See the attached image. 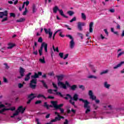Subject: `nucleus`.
<instances>
[{"label": "nucleus", "instance_id": "obj_12", "mask_svg": "<svg viewBox=\"0 0 124 124\" xmlns=\"http://www.w3.org/2000/svg\"><path fill=\"white\" fill-rule=\"evenodd\" d=\"M88 94L90 96V98L92 100H95L96 97L93 95V91L92 90H90L88 93Z\"/></svg>", "mask_w": 124, "mask_h": 124}, {"label": "nucleus", "instance_id": "obj_19", "mask_svg": "<svg viewBox=\"0 0 124 124\" xmlns=\"http://www.w3.org/2000/svg\"><path fill=\"white\" fill-rule=\"evenodd\" d=\"M104 86L106 89H110V87L111 86V85L108 84V82L105 81L104 83Z\"/></svg>", "mask_w": 124, "mask_h": 124}, {"label": "nucleus", "instance_id": "obj_30", "mask_svg": "<svg viewBox=\"0 0 124 124\" xmlns=\"http://www.w3.org/2000/svg\"><path fill=\"white\" fill-rule=\"evenodd\" d=\"M81 18L82 19H83V20H86L87 19V16H86V15H85V14L82 13H81Z\"/></svg>", "mask_w": 124, "mask_h": 124}, {"label": "nucleus", "instance_id": "obj_37", "mask_svg": "<svg viewBox=\"0 0 124 124\" xmlns=\"http://www.w3.org/2000/svg\"><path fill=\"white\" fill-rule=\"evenodd\" d=\"M44 107H46V109H49V105L47 104V102H45L44 104Z\"/></svg>", "mask_w": 124, "mask_h": 124}, {"label": "nucleus", "instance_id": "obj_57", "mask_svg": "<svg viewBox=\"0 0 124 124\" xmlns=\"http://www.w3.org/2000/svg\"><path fill=\"white\" fill-rule=\"evenodd\" d=\"M5 21H7V17H5L2 20V22H4Z\"/></svg>", "mask_w": 124, "mask_h": 124}, {"label": "nucleus", "instance_id": "obj_15", "mask_svg": "<svg viewBox=\"0 0 124 124\" xmlns=\"http://www.w3.org/2000/svg\"><path fill=\"white\" fill-rule=\"evenodd\" d=\"M8 15V13H7V11H5L4 12H0V18H3L4 16H7Z\"/></svg>", "mask_w": 124, "mask_h": 124}, {"label": "nucleus", "instance_id": "obj_33", "mask_svg": "<svg viewBox=\"0 0 124 124\" xmlns=\"http://www.w3.org/2000/svg\"><path fill=\"white\" fill-rule=\"evenodd\" d=\"M77 88V86L74 85L71 87V89H72V91H75Z\"/></svg>", "mask_w": 124, "mask_h": 124}, {"label": "nucleus", "instance_id": "obj_16", "mask_svg": "<svg viewBox=\"0 0 124 124\" xmlns=\"http://www.w3.org/2000/svg\"><path fill=\"white\" fill-rule=\"evenodd\" d=\"M124 63V61H122L120 62L119 63H118L116 66L113 67L114 69H117V68H119V67H121L122 66V65Z\"/></svg>", "mask_w": 124, "mask_h": 124}, {"label": "nucleus", "instance_id": "obj_36", "mask_svg": "<svg viewBox=\"0 0 124 124\" xmlns=\"http://www.w3.org/2000/svg\"><path fill=\"white\" fill-rule=\"evenodd\" d=\"M108 73V70H106L103 71V72H101L100 73V75H103V74H106V73Z\"/></svg>", "mask_w": 124, "mask_h": 124}, {"label": "nucleus", "instance_id": "obj_25", "mask_svg": "<svg viewBox=\"0 0 124 124\" xmlns=\"http://www.w3.org/2000/svg\"><path fill=\"white\" fill-rule=\"evenodd\" d=\"M60 9H59V7L58 6H56L54 8H53V12L54 13H57L58 11H59Z\"/></svg>", "mask_w": 124, "mask_h": 124}, {"label": "nucleus", "instance_id": "obj_31", "mask_svg": "<svg viewBox=\"0 0 124 124\" xmlns=\"http://www.w3.org/2000/svg\"><path fill=\"white\" fill-rule=\"evenodd\" d=\"M36 6L35 5H33L32 7V12L33 13H35L36 12Z\"/></svg>", "mask_w": 124, "mask_h": 124}, {"label": "nucleus", "instance_id": "obj_13", "mask_svg": "<svg viewBox=\"0 0 124 124\" xmlns=\"http://www.w3.org/2000/svg\"><path fill=\"white\" fill-rule=\"evenodd\" d=\"M86 26V23L85 22H79L78 23V28L79 31H82V27Z\"/></svg>", "mask_w": 124, "mask_h": 124}, {"label": "nucleus", "instance_id": "obj_23", "mask_svg": "<svg viewBox=\"0 0 124 124\" xmlns=\"http://www.w3.org/2000/svg\"><path fill=\"white\" fill-rule=\"evenodd\" d=\"M14 46H15V44L10 43L8 44V46L7 48L8 49H12Z\"/></svg>", "mask_w": 124, "mask_h": 124}, {"label": "nucleus", "instance_id": "obj_55", "mask_svg": "<svg viewBox=\"0 0 124 124\" xmlns=\"http://www.w3.org/2000/svg\"><path fill=\"white\" fill-rule=\"evenodd\" d=\"M104 31L106 33V34H107V36H108V31H107V29H104Z\"/></svg>", "mask_w": 124, "mask_h": 124}, {"label": "nucleus", "instance_id": "obj_54", "mask_svg": "<svg viewBox=\"0 0 124 124\" xmlns=\"http://www.w3.org/2000/svg\"><path fill=\"white\" fill-rule=\"evenodd\" d=\"M67 58H68V54H66L65 55V56L63 58V59L65 60V59H67Z\"/></svg>", "mask_w": 124, "mask_h": 124}, {"label": "nucleus", "instance_id": "obj_28", "mask_svg": "<svg viewBox=\"0 0 124 124\" xmlns=\"http://www.w3.org/2000/svg\"><path fill=\"white\" fill-rule=\"evenodd\" d=\"M39 62H42V63H45V58L44 57V56L43 57V59L41 58L39 59Z\"/></svg>", "mask_w": 124, "mask_h": 124}, {"label": "nucleus", "instance_id": "obj_5", "mask_svg": "<svg viewBox=\"0 0 124 124\" xmlns=\"http://www.w3.org/2000/svg\"><path fill=\"white\" fill-rule=\"evenodd\" d=\"M51 103L52 104L53 107L56 109V110H58V109H60L61 113L62 114H63L64 112V110L63 108H62V107L63 106V104H61L59 105L57 104V102L51 101Z\"/></svg>", "mask_w": 124, "mask_h": 124}, {"label": "nucleus", "instance_id": "obj_52", "mask_svg": "<svg viewBox=\"0 0 124 124\" xmlns=\"http://www.w3.org/2000/svg\"><path fill=\"white\" fill-rule=\"evenodd\" d=\"M48 75L49 76H54V72H51L49 73Z\"/></svg>", "mask_w": 124, "mask_h": 124}, {"label": "nucleus", "instance_id": "obj_42", "mask_svg": "<svg viewBox=\"0 0 124 124\" xmlns=\"http://www.w3.org/2000/svg\"><path fill=\"white\" fill-rule=\"evenodd\" d=\"M28 13V10L27 8H25V11L23 12V15L25 16L27 15V13Z\"/></svg>", "mask_w": 124, "mask_h": 124}, {"label": "nucleus", "instance_id": "obj_18", "mask_svg": "<svg viewBox=\"0 0 124 124\" xmlns=\"http://www.w3.org/2000/svg\"><path fill=\"white\" fill-rule=\"evenodd\" d=\"M74 46H75L74 40H71L70 42V48H71V49H73V48H74Z\"/></svg>", "mask_w": 124, "mask_h": 124}, {"label": "nucleus", "instance_id": "obj_4", "mask_svg": "<svg viewBox=\"0 0 124 124\" xmlns=\"http://www.w3.org/2000/svg\"><path fill=\"white\" fill-rule=\"evenodd\" d=\"M52 85L53 86V88H54V89H56V90L49 89L47 91L48 93H55L56 94L60 95V96H62V97L63 96L62 95V93L58 92V86H57V84L53 82Z\"/></svg>", "mask_w": 124, "mask_h": 124}, {"label": "nucleus", "instance_id": "obj_61", "mask_svg": "<svg viewBox=\"0 0 124 124\" xmlns=\"http://www.w3.org/2000/svg\"><path fill=\"white\" fill-rule=\"evenodd\" d=\"M3 81L4 83H7V79L4 77H3Z\"/></svg>", "mask_w": 124, "mask_h": 124}, {"label": "nucleus", "instance_id": "obj_53", "mask_svg": "<svg viewBox=\"0 0 124 124\" xmlns=\"http://www.w3.org/2000/svg\"><path fill=\"white\" fill-rule=\"evenodd\" d=\"M24 3H25V4H26L27 6H28V5L30 4V1H29L28 0L26 1V2H24Z\"/></svg>", "mask_w": 124, "mask_h": 124}, {"label": "nucleus", "instance_id": "obj_60", "mask_svg": "<svg viewBox=\"0 0 124 124\" xmlns=\"http://www.w3.org/2000/svg\"><path fill=\"white\" fill-rule=\"evenodd\" d=\"M93 27H89V31L90 32H93Z\"/></svg>", "mask_w": 124, "mask_h": 124}, {"label": "nucleus", "instance_id": "obj_21", "mask_svg": "<svg viewBox=\"0 0 124 124\" xmlns=\"http://www.w3.org/2000/svg\"><path fill=\"white\" fill-rule=\"evenodd\" d=\"M48 38H50V39L52 38V36L53 35V32L52 31V30H51V29H48Z\"/></svg>", "mask_w": 124, "mask_h": 124}, {"label": "nucleus", "instance_id": "obj_58", "mask_svg": "<svg viewBox=\"0 0 124 124\" xmlns=\"http://www.w3.org/2000/svg\"><path fill=\"white\" fill-rule=\"evenodd\" d=\"M110 12H111V13H114V12H115V9H111L110 10H109Z\"/></svg>", "mask_w": 124, "mask_h": 124}, {"label": "nucleus", "instance_id": "obj_27", "mask_svg": "<svg viewBox=\"0 0 124 124\" xmlns=\"http://www.w3.org/2000/svg\"><path fill=\"white\" fill-rule=\"evenodd\" d=\"M25 20H26V19H25L24 18H20L19 19L16 20V22L17 23H20L22 22H24Z\"/></svg>", "mask_w": 124, "mask_h": 124}, {"label": "nucleus", "instance_id": "obj_24", "mask_svg": "<svg viewBox=\"0 0 124 124\" xmlns=\"http://www.w3.org/2000/svg\"><path fill=\"white\" fill-rule=\"evenodd\" d=\"M36 97H37V98H40V97H43V98H44L45 99H47V98H46V97H45V96H44L43 94H39L37 96H36Z\"/></svg>", "mask_w": 124, "mask_h": 124}, {"label": "nucleus", "instance_id": "obj_10", "mask_svg": "<svg viewBox=\"0 0 124 124\" xmlns=\"http://www.w3.org/2000/svg\"><path fill=\"white\" fill-rule=\"evenodd\" d=\"M15 109L16 108L15 107H12V108H4L1 110H0V114H3V115H5V113H3V112H5V111H8L9 110H11V111H14Z\"/></svg>", "mask_w": 124, "mask_h": 124}, {"label": "nucleus", "instance_id": "obj_44", "mask_svg": "<svg viewBox=\"0 0 124 124\" xmlns=\"http://www.w3.org/2000/svg\"><path fill=\"white\" fill-rule=\"evenodd\" d=\"M62 31L61 30H57L54 34H53V36L54 37L56 36V34H57V33H58V32H59V31Z\"/></svg>", "mask_w": 124, "mask_h": 124}, {"label": "nucleus", "instance_id": "obj_38", "mask_svg": "<svg viewBox=\"0 0 124 124\" xmlns=\"http://www.w3.org/2000/svg\"><path fill=\"white\" fill-rule=\"evenodd\" d=\"M43 42V39H42V37H39V39H38V42L39 43H42Z\"/></svg>", "mask_w": 124, "mask_h": 124}, {"label": "nucleus", "instance_id": "obj_1", "mask_svg": "<svg viewBox=\"0 0 124 124\" xmlns=\"http://www.w3.org/2000/svg\"><path fill=\"white\" fill-rule=\"evenodd\" d=\"M56 77H57V79L59 81L58 82V86L59 87H61V88H63V89H66V86L67 87H70V85L68 83V82L66 81L65 84L63 83V82H62L60 81H62V79L63 78V75H61L60 76H57Z\"/></svg>", "mask_w": 124, "mask_h": 124}, {"label": "nucleus", "instance_id": "obj_45", "mask_svg": "<svg viewBox=\"0 0 124 124\" xmlns=\"http://www.w3.org/2000/svg\"><path fill=\"white\" fill-rule=\"evenodd\" d=\"M44 31H45V32H46V34H48V33H49V29L48 30V29H47L46 28H45L44 29Z\"/></svg>", "mask_w": 124, "mask_h": 124}, {"label": "nucleus", "instance_id": "obj_6", "mask_svg": "<svg viewBox=\"0 0 124 124\" xmlns=\"http://www.w3.org/2000/svg\"><path fill=\"white\" fill-rule=\"evenodd\" d=\"M25 110H26L25 108H23L22 106H20L16 112L14 113L13 115L11 116V118H15L16 116H18L19 115V113H22V114H23L25 111Z\"/></svg>", "mask_w": 124, "mask_h": 124}, {"label": "nucleus", "instance_id": "obj_48", "mask_svg": "<svg viewBox=\"0 0 124 124\" xmlns=\"http://www.w3.org/2000/svg\"><path fill=\"white\" fill-rule=\"evenodd\" d=\"M93 22H91L89 24V28H93Z\"/></svg>", "mask_w": 124, "mask_h": 124}, {"label": "nucleus", "instance_id": "obj_22", "mask_svg": "<svg viewBox=\"0 0 124 124\" xmlns=\"http://www.w3.org/2000/svg\"><path fill=\"white\" fill-rule=\"evenodd\" d=\"M31 73H29L27 75H26L25 81H29V80H30V78H31Z\"/></svg>", "mask_w": 124, "mask_h": 124}, {"label": "nucleus", "instance_id": "obj_49", "mask_svg": "<svg viewBox=\"0 0 124 124\" xmlns=\"http://www.w3.org/2000/svg\"><path fill=\"white\" fill-rule=\"evenodd\" d=\"M41 102L42 101L41 100H38L35 102V104H40Z\"/></svg>", "mask_w": 124, "mask_h": 124}, {"label": "nucleus", "instance_id": "obj_32", "mask_svg": "<svg viewBox=\"0 0 124 124\" xmlns=\"http://www.w3.org/2000/svg\"><path fill=\"white\" fill-rule=\"evenodd\" d=\"M67 14H68L69 16H72V15L74 14V12H73L72 11H69L67 12Z\"/></svg>", "mask_w": 124, "mask_h": 124}, {"label": "nucleus", "instance_id": "obj_26", "mask_svg": "<svg viewBox=\"0 0 124 124\" xmlns=\"http://www.w3.org/2000/svg\"><path fill=\"white\" fill-rule=\"evenodd\" d=\"M73 100H75V101H77V100H78V94H74V97L73 98Z\"/></svg>", "mask_w": 124, "mask_h": 124}, {"label": "nucleus", "instance_id": "obj_9", "mask_svg": "<svg viewBox=\"0 0 124 124\" xmlns=\"http://www.w3.org/2000/svg\"><path fill=\"white\" fill-rule=\"evenodd\" d=\"M69 98H70L69 102L71 103V104H72V105H74V106H75V102L74 101H73V98L71 96V95H70V94H67L66 95V97H64V99L67 100V99H68Z\"/></svg>", "mask_w": 124, "mask_h": 124}, {"label": "nucleus", "instance_id": "obj_3", "mask_svg": "<svg viewBox=\"0 0 124 124\" xmlns=\"http://www.w3.org/2000/svg\"><path fill=\"white\" fill-rule=\"evenodd\" d=\"M80 101H82V102L84 103V109H86L85 113L88 114L91 112V106L89 105L90 103L87 100H84L83 99H79Z\"/></svg>", "mask_w": 124, "mask_h": 124}, {"label": "nucleus", "instance_id": "obj_41", "mask_svg": "<svg viewBox=\"0 0 124 124\" xmlns=\"http://www.w3.org/2000/svg\"><path fill=\"white\" fill-rule=\"evenodd\" d=\"M78 35H79L81 39H83V34H82L80 32H78Z\"/></svg>", "mask_w": 124, "mask_h": 124}, {"label": "nucleus", "instance_id": "obj_62", "mask_svg": "<svg viewBox=\"0 0 124 124\" xmlns=\"http://www.w3.org/2000/svg\"><path fill=\"white\" fill-rule=\"evenodd\" d=\"M59 35H60V36H61V37H64V35H62V32H60Z\"/></svg>", "mask_w": 124, "mask_h": 124}, {"label": "nucleus", "instance_id": "obj_40", "mask_svg": "<svg viewBox=\"0 0 124 124\" xmlns=\"http://www.w3.org/2000/svg\"><path fill=\"white\" fill-rule=\"evenodd\" d=\"M66 37H68V38H70V39H71V40H73V37H72V36L71 35H66Z\"/></svg>", "mask_w": 124, "mask_h": 124}, {"label": "nucleus", "instance_id": "obj_7", "mask_svg": "<svg viewBox=\"0 0 124 124\" xmlns=\"http://www.w3.org/2000/svg\"><path fill=\"white\" fill-rule=\"evenodd\" d=\"M43 48H44L46 53H47V52H48V45L46 43H42L41 47L39 50V53L40 56L42 55V51H43Z\"/></svg>", "mask_w": 124, "mask_h": 124}, {"label": "nucleus", "instance_id": "obj_29", "mask_svg": "<svg viewBox=\"0 0 124 124\" xmlns=\"http://www.w3.org/2000/svg\"><path fill=\"white\" fill-rule=\"evenodd\" d=\"M41 83H42L44 87L46 88V89H48V86H47V84L45 83L44 80H41Z\"/></svg>", "mask_w": 124, "mask_h": 124}, {"label": "nucleus", "instance_id": "obj_64", "mask_svg": "<svg viewBox=\"0 0 124 124\" xmlns=\"http://www.w3.org/2000/svg\"><path fill=\"white\" fill-rule=\"evenodd\" d=\"M64 124H68V121L67 119H65V122H64Z\"/></svg>", "mask_w": 124, "mask_h": 124}, {"label": "nucleus", "instance_id": "obj_59", "mask_svg": "<svg viewBox=\"0 0 124 124\" xmlns=\"http://www.w3.org/2000/svg\"><path fill=\"white\" fill-rule=\"evenodd\" d=\"M47 98H49L50 99H54V96H52L51 95H49L48 96Z\"/></svg>", "mask_w": 124, "mask_h": 124}, {"label": "nucleus", "instance_id": "obj_35", "mask_svg": "<svg viewBox=\"0 0 124 124\" xmlns=\"http://www.w3.org/2000/svg\"><path fill=\"white\" fill-rule=\"evenodd\" d=\"M52 48L54 52H56H56L59 53V47H57L56 48H55V46H53Z\"/></svg>", "mask_w": 124, "mask_h": 124}, {"label": "nucleus", "instance_id": "obj_46", "mask_svg": "<svg viewBox=\"0 0 124 124\" xmlns=\"http://www.w3.org/2000/svg\"><path fill=\"white\" fill-rule=\"evenodd\" d=\"M74 21H76V17H73L70 21V23H72V22H74Z\"/></svg>", "mask_w": 124, "mask_h": 124}, {"label": "nucleus", "instance_id": "obj_39", "mask_svg": "<svg viewBox=\"0 0 124 124\" xmlns=\"http://www.w3.org/2000/svg\"><path fill=\"white\" fill-rule=\"evenodd\" d=\"M124 51L119 53L117 55V58L121 57V56H122V55H124Z\"/></svg>", "mask_w": 124, "mask_h": 124}, {"label": "nucleus", "instance_id": "obj_56", "mask_svg": "<svg viewBox=\"0 0 124 124\" xmlns=\"http://www.w3.org/2000/svg\"><path fill=\"white\" fill-rule=\"evenodd\" d=\"M23 84H22L21 83H19L18 84V88L19 89H21V88H22V87H23Z\"/></svg>", "mask_w": 124, "mask_h": 124}, {"label": "nucleus", "instance_id": "obj_2", "mask_svg": "<svg viewBox=\"0 0 124 124\" xmlns=\"http://www.w3.org/2000/svg\"><path fill=\"white\" fill-rule=\"evenodd\" d=\"M39 76L36 73H34V75L31 76V78L32 80L30 82V87L31 89H35V87H36V83L37 79L36 78H38Z\"/></svg>", "mask_w": 124, "mask_h": 124}, {"label": "nucleus", "instance_id": "obj_34", "mask_svg": "<svg viewBox=\"0 0 124 124\" xmlns=\"http://www.w3.org/2000/svg\"><path fill=\"white\" fill-rule=\"evenodd\" d=\"M88 78H89V79H92V78L96 79V78H97V77H96L94 76L91 75V76H89L88 77Z\"/></svg>", "mask_w": 124, "mask_h": 124}, {"label": "nucleus", "instance_id": "obj_43", "mask_svg": "<svg viewBox=\"0 0 124 124\" xmlns=\"http://www.w3.org/2000/svg\"><path fill=\"white\" fill-rule=\"evenodd\" d=\"M59 56L60 57V58H61V59H62V58H63V53L62 52L59 53Z\"/></svg>", "mask_w": 124, "mask_h": 124}, {"label": "nucleus", "instance_id": "obj_11", "mask_svg": "<svg viewBox=\"0 0 124 124\" xmlns=\"http://www.w3.org/2000/svg\"><path fill=\"white\" fill-rule=\"evenodd\" d=\"M36 94L31 93L28 96V98H30V99L27 102V104H30L31 100H32L33 98H35V97H36Z\"/></svg>", "mask_w": 124, "mask_h": 124}, {"label": "nucleus", "instance_id": "obj_8", "mask_svg": "<svg viewBox=\"0 0 124 124\" xmlns=\"http://www.w3.org/2000/svg\"><path fill=\"white\" fill-rule=\"evenodd\" d=\"M55 115H57L58 117H56L55 119L51 120L50 123H46V124H52V123L57 122V121H61L62 118L64 119V117L61 116V115H60V114H59L58 112H55Z\"/></svg>", "mask_w": 124, "mask_h": 124}, {"label": "nucleus", "instance_id": "obj_50", "mask_svg": "<svg viewBox=\"0 0 124 124\" xmlns=\"http://www.w3.org/2000/svg\"><path fill=\"white\" fill-rule=\"evenodd\" d=\"M10 17H15V14H14L13 13H11L10 14Z\"/></svg>", "mask_w": 124, "mask_h": 124}, {"label": "nucleus", "instance_id": "obj_20", "mask_svg": "<svg viewBox=\"0 0 124 124\" xmlns=\"http://www.w3.org/2000/svg\"><path fill=\"white\" fill-rule=\"evenodd\" d=\"M59 12L60 15H61V16H62V17H64V18H68V16L63 14V11H62V10H59Z\"/></svg>", "mask_w": 124, "mask_h": 124}, {"label": "nucleus", "instance_id": "obj_47", "mask_svg": "<svg viewBox=\"0 0 124 124\" xmlns=\"http://www.w3.org/2000/svg\"><path fill=\"white\" fill-rule=\"evenodd\" d=\"M4 65H5V68L6 69H8L9 68V66L7 65V63H4Z\"/></svg>", "mask_w": 124, "mask_h": 124}, {"label": "nucleus", "instance_id": "obj_63", "mask_svg": "<svg viewBox=\"0 0 124 124\" xmlns=\"http://www.w3.org/2000/svg\"><path fill=\"white\" fill-rule=\"evenodd\" d=\"M93 107H94L95 110H96V109H97V108H98V107L97 106H96V105H93Z\"/></svg>", "mask_w": 124, "mask_h": 124}, {"label": "nucleus", "instance_id": "obj_17", "mask_svg": "<svg viewBox=\"0 0 124 124\" xmlns=\"http://www.w3.org/2000/svg\"><path fill=\"white\" fill-rule=\"evenodd\" d=\"M104 110H112L113 107L111 105H105L104 106Z\"/></svg>", "mask_w": 124, "mask_h": 124}, {"label": "nucleus", "instance_id": "obj_14", "mask_svg": "<svg viewBox=\"0 0 124 124\" xmlns=\"http://www.w3.org/2000/svg\"><path fill=\"white\" fill-rule=\"evenodd\" d=\"M24 73H25V70L23 68L20 67L19 73L21 75V77L20 76L17 77L18 79H21L22 78V77H23V76H24Z\"/></svg>", "mask_w": 124, "mask_h": 124}, {"label": "nucleus", "instance_id": "obj_51", "mask_svg": "<svg viewBox=\"0 0 124 124\" xmlns=\"http://www.w3.org/2000/svg\"><path fill=\"white\" fill-rule=\"evenodd\" d=\"M79 89H81L83 90H85V87H84V86L83 85H79Z\"/></svg>", "mask_w": 124, "mask_h": 124}]
</instances>
